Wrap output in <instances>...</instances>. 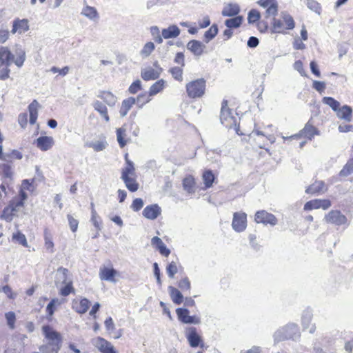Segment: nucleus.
<instances>
[{
	"label": "nucleus",
	"mask_w": 353,
	"mask_h": 353,
	"mask_svg": "<svg viewBox=\"0 0 353 353\" xmlns=\"http://www.w3.org/2000/svg\"><path fill=\"white\" fill-rule=\"evenodd\" d=\"M70 68L68 66H65L61 69L53 66L51 68L50 71L53 73H59L61 76H65L69 72Z\"/></svg>",
	"instance_id": "obj_62"
},
{
	"label": "nucleus",
	"mask_w": 353,
	"mask_h": 353,
	"mask_svg": "<svg viewBox=\"0 0 353 353\" xmlns=\"http://www.w3.org/2000/svg\"><path fill=\"white\" fill-rule=\"evenodd\" d=\"M143 215L148 219H156L161 213V209L157 204L147 205L143 210Z\"/></svg>",
	"instance_id": "obj_18"
},
{
	"label": "nucleus",
	"mask_w": 353,
	"mask_h": 353,
	"mask_svg": "<svg viewBox=\"0 0 353 353\" xmlns=\"http://www.w3.org/2000/svg\"><path fill=\"white\" fill-rule=\"evenodd\" d=\"M218 33L217 25L213 24L204 34V40L205 42H209L214 38Z\"/></svg>",
	"instance_id": "obj_44"
},
{
	"label": "nucleus",
	"mask_w": 353,
	"mask_h": 353,
	"mask_svg": "<svg viewBox=\"0 0 353 353\" xmlns=\"http://www.w3.org/2000/svg\"><path fill=\"white\" fill-rule=\"evenodd\" d=\"M1 170H2V176L5 179H12V168L8 164H3L1 165Z\"/></svg>",
	"instance_id": "obj_57"
},
{
	"label": "nucleus",
	"mask_w": 353,
	"mask_h": 353,
	"mask_svg": "<svg viewBox=\"0 0 353 353\" xmlns=\"http://www.w3.org/2000/svg\"><path fill=\"white\" fill-rule=\"evenodd\" d=\"M40 107L39 102L34 99L32 101V103L28 105V111L30 114V123L32 125H34L38 117V110Z\"/></svg>",
	"instance_id": "obj_30"
},
{
	"label": "nucleus",
	"mask_w": 353,
	"mask_h": 353,
	"mask_svg": "<svg viewBox=\"0 0 353 353\" xmlns=\"http://www.w3.org/2000/svg\"><path fill=\"white\" fill-rule=\"evenodd\" d=\"M151 244L159 252L162 256L168 257L170 255V250L166 247V245L159 237L154 236L151 239Z\"/></svg>",
	"instance_id": "obj_23"
},
{
	"label": "nucleus",
	"mask_w": 353,
	"mask_h": 353,
	"mask_svg": "<svg viewBox=\"0 0 353 353\" xmlns=\"http://www.w3.org/2000/svg\"><path fill=\"white\" fill-rule=\"evenodd\" d=\"M97 348L101 353H117L112 343L101 337L97 339Z\"/></svg>",
	"instance_id": "obj_26"
},
{
	"label": "nucleus",
	"mask_w": 353,
	"mask_h": 353,
	"mask_svg": "<svg viewBox=\"0 0 353 353\" xmlns=\"http://www.w3.org/2000/svg\"><path fill=\"white\" fill-rule=\"evenodd\" d=\"M319 199H313L306 202L304 205L303 209L305 211L312 210L314 209H319Z\"/></svg>",
	"instance_id": "obj_54"
},
{
	"label": "nucleus",
	"mask_w": 353,
	"mask_h": 353,
	"mask_svg": "<svg viewBox=\"0 0 353 353\" xmlns=\"http://www.w3.org/2000/svg\"><path fill=\"white\" fill-rule=\"evenodd\" d=\"M260 18V12L255 9H252L248 13V21L249 23H254L259 22Z\"/></svg>",
	"instance_id": "obj_51"
},
{
	"label": "nucleus",
	"mask_w": 353,
	"mask_h": 353,
	"mask_svg": "<svg viewBox=\"0 0 353 353\" xmlns=\"http://www.w3.org/2000/svg\"><path fill=\"white\" fill-rule=\"evenodd\" d=\"M1 290L9 299H14L17 296V294L12 291V288L8 285L2 286Z\"/></svg>",
	"instance_id": "obj_58"
},
{
	"label": "nucleus",
	"mask_w": 353,
	"mask_h": 353,
	"mask_svg": "<svg viewBox=\"0 0 353 353\" xmlns=\"http://www.w3.org/2000/svg\"><path fill=\"white\" fill-rule=\"evenodd\" d=\"M187 340L192 347H203L204 343L195 327H190L186 334Z\"/></svg>",
	"instance_id": "obj_13"
},
{
	"label": "nucleus",
	"mask_w": 353,
	"mask_h": 353,
	"mask_svg": "<svg viewBox=\"0 0 353 353\" xmlns=\"http://www.w3.org/2000/svg\"><path fill=\"white\" fill-rule=\"evenodd\" d=\"M254 221L257 223L270 224L271 225H275L278 222L276 217L274 214L265 210L257 211L254 215Z\"/></svg>",
	"instance_id": "obj_10"
},
{
	"label": "nucleus",
	"mask_w": 353,
	"mask_h": 353,
	"mask_svg": "<svg viewBox=\"0 0 353 353\" xmlns=\"http://www.w3.org/2000/svg\"><path fill=\"white\" fill-rule=\"evenodd\" d=\"M234 105V103L228 99H223L221 103L220 121L228 128H235L237 124V117L230 108Z\"/></svg>",
	"instance_id": "obj_4"
},
{
	"label": "nucleus",
	"mask_w": 353,
	"mask_h": 353,
	"mask_svg": "<svg viewBox=\"0 0 353 353\" xmlns=\"http://www.w3.org/2000/svg\"><path fill=\"white\" fill-rule=\"evenodd\" d=\"M183 186L188 193H194L196 188L195 179L192 175L186 176L183 180Z\"/></svg>",
	"instance_id": "obj_36"
},
{
	"label": "nucleus",
	"mask_w": 353,
	"mask_h": 353,
	"mask_svg": "<svg viewBox=\"0 0 353 353\" xmlns=\"http://www.w3.org/2000/svg\"><path fill=\"white\" fill-rule=\"evenodd\" d=\"M307 6L310 9L318 13L321 10L320 4L315 0H307Z\"/></svg>",
	"instance_id": "obj_60"
},
{
	"label": "nucleus",
	"mask_w": 353,
	"mask_h": 353,
	"mask_svg": "<svg viewBox=\"0 0 353 353\" xmlns=\"http://www.w3.org/2000/svg\"><path fill=\"white\" fill-rule=\"evenodd\" d=\"M180 33L181 30L176 25H171L161 31L162 37L165 39L176 38Z\"/></svg>",
	"instance_id": "obj_27"
},
{
	"label": "nucleus",
	"mask_w": 353,
	"mask_h": 353,
	"mask_svg": "<svg viewBox=\"0 0 353 353\" xmlns=\"http://www.w3.org/2000/svg\"><path fill=\"white\" fill-rule=\"evenodd\" d=\"M319 134V130L314 125V121L310 119L305 125L304 128L299 133L295 134L296 139H299V144L305 145L307 142L312 141L315 136Z\"/></svg>",
	"instance_id": "obj_6"
},
{
	"label": "nucleus",
	"mask_w": 353,
	"mask_h": 353,
	"mask_svg": "<svg viewBox=\"0 0 353 353\" xmlns=\"http://www.w3.org/2000/svg\"><path fill=\"white\" fill-rule=\"evenodd\" d=\"M44 245L46 249L50 252H54V243L50 232L48 230L44 231Z\"/></svg>",
	"instance_id": "obj_42"
},
{
	"label": "nucleus",
	"mask_w": 353,
	"mask_h": 353,
	"mask_svg": "<svg viewBox=\"0 0 353 353\" xmlns=\"http://www.w3.org/2000/svg\"><path fill=\"white\" fill-rule=\"evenodd\" d=\"M168 290L173 303L176 305H179L183 301V296L178 289L173 286H170Z\"/></svg>",
	"instance_id": "obj_40"
},
{
	"label": "nucleus",
	"mask_w": 353,
	"mask_h": 353,
	"mask_svg": "<svg viewBox=\"0 0 353 353\" xmlns=\"http://www.w3.org/2000/svg\"><path fill=\"white\" fill-rule=\"evenodd\" d=\"M90 306V301L86 298L74 299L72 301V308L77 313L83 314L86 313Z\"/></svg>",
	"instance_id": "obj_14"
},
{
	"label": "nucleus",
	"mask_w": 353,
	"mask_h": 353,
	"mask_svg": "<svg viewBox=\"0 0 353 353\" xmlns=\"http://www.w3.org/2000/svg\"><path fill=\"white\" fill-rule=\"evenodd\" d=\"M325 221L328 224L334 225L336 226L348 225V221L347 217L341 213V211L337 210H332L330 211L325 216Z\"/></svg>",
	"instance_id": "obj_9"
},
{
	"label": "nucleus",
	"mask_w": 353,
	"mask_h": 353,
	"mask_svg": "<svg viewBox=\"0 0 353 353\" xmlns=\"http://www.w3.org/2000/svg\"><path fill=\"white\" fill-rule=\"evenodd\" d=\"M26 60V53L23 50L17 52L16 58L7 46H0V67L9 66L14 62L18 67H21Z\"/></svg>",
	"instance_id": "obj_3"
},
{
	"label": "nucleus",
	"mask_w": 353,
	"mask_h": 353,
	"mask_svg": "<svg viewBox=\"0 0 353 353\" xmlns=\"http://www.w3.org/2000/svg\"><path fill=\"white\" fill-rule=\"evenodd\" d=\"M154 44L150 41L145 44L141 51V54L143 57H148L154 50Z\"/></svg>",
	"instance_id": "obj_52"
},
{
	"label": "nucleus",
	"mask_w": 353,
	"mask_h": 353,
	"mask_svg": "<svg viewBox=\"0 0 353 353\" xmlns=\"http://www.w3.org/2000/svg\"><path fill=\"white\" fill-rule=\"evenodd\" d=\"M160 74V71L149 67L141 71V77L144 81H148L157 79L159 77Z\"/></svg>",
	"instance_id": "obj_28"
},
{
	"label": "nucleus",
	"mask_w": 353,
	"mask_h": 353,
	"mask_svg": "<svg viewBox=\"0 0 353 353\" xmlns=\"http://www.w3.org/2000/svg\"><path fill=\"white\" fill-rule=\"evenodd\" d=\"M353 173V159H350L339 172L340 176H347Z\"/></svg>",
	"instance_id": "obj_43"
},
{
	"label": "nucleus",
	"mask_w": 353,
	"mask_h": 353,
	"mask_svg": "<svg viewBox=\"0 0 353 353\" xmlns=\"http://www.w3.org/2000/svg\"><path fill=\"white\" fill-rule=\"evenodd\" d=\"M75 294V288L71 280L63 281V286L59 290V294L62 296H68L70 294Z\"/></svg>",
	"instance_id": "obj_33"
},
{
	"label": "nucleus",
	"mask_w": 353,
	"mask_h": 353,
	"mask_svg": "<svg viewBox=\"0 0 353 353\" xmlns=\"http://www.w3.org/2000/svg\"><path fill=\"white\" fill-rule=\"evenodd\" d=\"M239 12L240 8L237 4L229 3L223 8L221 14L224 17H235Z\"/></svg>",
	"instance_id": "obj_35"
},
{
	"label": "nucleus",
	"mask_w": 353,
	"mask_h": 353,
	"mask_svg": "<svg viewBox=\"0 0 353 353\" xmlns=\"http://www.w3.org/2000/svg\"><path fill=\"white\" fill-rule=\"evenodd\" d=\"M93 108L100 114L105 121L108 122L110 121L108 108L106 105L102 103V101L98 100L95 101L93 103Z\"/></svg>",
	"instance_id": "obj_32"
},
{
	"label": "nucleus",
	"mask_w": 353,
	"mask_h": 353,
	"mask_svg": "<svg viewBox=\"0 0 353 353\" xmlns=\"http://www.w3.org/2000/svg\"><path fill=\"white\" fill-rule=\"evenodd\" d=\"M178 287L183 292H190L191 283L188 276H184L178 282Z\"/></svg>",
	"instance_id": "obj_50"
},
{
	"label": "nucleus",
	"mask_w": 353,
	"mask_h": 353,
	"mask_svg": "<svg viewBox=\"0 0 353 353\" xmlns=\"http://www.w3.org/2000/svg\"><path fill=\"white\" fill-rule=\"evenodd\" d=\"M166 87V82L163 79H159L154 83L148 90L152 97L161 92Z\"/></svg>",
	"instance_id": "obj_38"
},
{
	"label": "nucleus",
	"mask_w": 353,
	"mask_h": 353,
	"mask_svg": "<svg viewBox=\"0 0 353 353\" xmlns=\"http://www.w3.org/2000/svg\"><path fill=\"white\" fill-rule=\"evenodd\" d=\"M294 28V21L289 14H284L279 19H274L272 26V31L276 33H285Z\"/></svg>",
	"instance_id": "obj_8"
},
{
	"label": "nucleus",
	"mask_w": 353,
	"mask_h": 353,
	"mask_svg": "<svg viewBox=\"0 0 353 353\" xmlns=\"http://www.w3.org/2000/svg\"><path fill=\"white\" fill-rule=\"evenodd\" d=\"M258 3L265 9L266 18L274 17L278 12V3L276 0H259Z\"/></svg>",
	"instance_id": "obj_12"
},
{
	"label": "nucleus",
	"mask_w": 353,
	"mask_h": 353,
	"mask_svg": "<svg viewBox=\"0 0 353 353\" xmlns=\"http://www.w3.org/2000/svg\"><path fill=\"white\" fill-rule=\"evenodd\" d=\"M67 217L71 230L75 232L78 228L79 221L70 214H68Z\"/></svg>",
	"instance_id": "obj_61"
},
{
	"label": "nucleus",
	"mask_w": 353,
	"mask_h": 353,
	"mask_svg": "<svg viewBox=\"0 0 353 353\" xmlns=\"http://www.w3.org/2000/svg\"><path fill=\"white\" fill-rule=\"evenodd\" d=\"M152 97L148 92H141L135 98V104L139 108H142L152 100Z\"/></svg>",
	"instance_id": "obj_34"
},
{
	"label": "nucleus",
	"mask_w": 353,
	"mask_h": 353,
	"mask_svg": "<svg viewBox=\"0 0 353 353\" xmlns=\"http://www.w3.org/2000/svg\"><path fill=\"white\" fill-rule=\"evenodd\" d=\"M169 72L175 80L180 82L183 81V68L181 67H173L170 69Z\"/></svg>",
	"instance_id": "obj_47"
},
{
	"label": "nucleus",
	"mask_w": 353,
	"mask_h": 353,
	"mask_svg": "<svg viewBox=\"0 0 353 353\" xmlns=\"http://www.w3.org/2000/svg\"><path fill=\"white\" fill-rule=\"evenodd\" d=\"M325 183L323 181H315L311 184L305 190L307 194H318L323 192Z\"/></svg>",
	"instance_id": "obj_39"
},
{
	"label": "nucleus",
	"mask_w": 353,
	"mask_h": 353,
	"mask_svg": "<svg viewBox=\"0 0 353 353\" xmlns=\"http://www.w3.org/2000/svg\"><path fill=\"white\" fill-rule=\"evenodd\" d=\"M29 30V21L26 19H16L12 23V28L11 32L12 34L24 33Z\"/></svg>",
	"instance_id": "obj_17"
},
{
	"label": "nucleus",
	"mask_w": 353,
	"mask_h": 353,
	"mask_svg": "<svg viewBox=\"0 0 353 353\" xmlns=\"http://www.w3.org/2000/svg\"><path fill=\"white\" fill-rule=\"evenodd\" d=\"M143 207V201L141 198H137L133 200L131 204V208L134 212L139 211Z\"/></svg>",
	"instance_id": "obj_59"
},
{
	"label": "nucleus",
	"mask_w": 353,
	"mask_h": 353,
	"mask_svg": "<svg viewBox=\"0 0 353 353\" xmlns=\"http://www.w3.org/2000/svg\"><path fill=\"white\" fill-rule=\"evenodd\" d=\"M61 305V301L57 298L52 299L50 301L46 307V319L49 322L53 320L54 314Z\"/></svg>",
	"instance_id": "obj_20"
},
{
	"label": "nucleus",
	"mask_w": 353,
	"mask_h": 353,
	"mask_svg": "<svg viewBox=\"0 0 353 353\" xmlns=\"http://www.w3.org/2000/svg\"><path fill=\"white\" fill-rule=\"evenodd\" d=\"M102 101L110 107L114 106L117 102V97L110 91L101 90L97 96Z\"/></svg>",
	"instance_id": "obj_22"
},
{
	"label": "nucleus",
	"mask_w": 353,
	"mask_h": 353,
	"mask_svg": "<svg viewBox=\"0 0 353 353\" xmlns=\"http://www.w3.org/2000/svg\"><path fill=\"white\" fill-rule=\"evenodd\" d=\"M121 178L130 192H134L139 190V183L137 180L134 167L130 165L128 168H122Z\"/></svg>",
	"instance_id": "obj_7"
},
{
	"label": "nucleus",
	"mask_w": 353,
	"mask_h": 353,
	"mask_svg": "<svg viewBox=\"0 0 353 353\" xmlns=\"http://www.w3.org/2000/svg\"><path fill=\"white\" fill-rule=\"evenodd\" d=\"M323 102L329 105L334 112L337 111L340 107L339 102L332 97H325L323 99Z\"/></svg>",
	"instance_id": "obj_46"
},
{
	"label": "nucleus",
	"mask_w": 353,
	"mask_h": 353,
	"mask_svg": "<svg viewBox=\"0 0 353 353\" xmlns=\"http://www.w3.org/2000/svg\"><path fill=\"white\" fill-rule=\"evenodd\" d=\"M207 81L204 78L192 80L186 83L185 91L190 99H201L206 92Z\"/></svg>",
	"instance_id": "obj_5"
},
{
	"label": "nucleus",
	"mask_w": 353,
	"mask_h": 353,
	"mask_svg": "<svg viewBox=\"0 0 353 353\" xmlns=\"http://www.w3.org/2000/svg\"><path fill=\"white\" fill-rule=\"evenodd\" d=\"M107 145L105 141H97L95 143H90L88 147L92 148L95 152H100L103 150Z\"/></svg>",
	"instance_id": "obj_56"
},
{
	"label": "nucleus",
	"mask_w": 353,
	"mask_h": 353,
	"mask_svg": "<svg viewBox=\"0 0 353 353\" xmlns=\"http://www.w3.org/2000/svg\"><path fill=\"white\" fill-rule=\"evenodd\" d=\"M118 272L112 268L102 267L99 270V277L102 281H115Z\"/></svg>",
	"instance_id": "obj_24"
},
{
	"label": "nucleus",
	"mask_w": 353,
	"mask_h": 353,
	"mask_svg": "<svg viewBox=\"0 0 353 353\" xmlns=\"http://www.w3.org/2000/svg\"><path fill=\"white\" fill-rule=\"evenodd\" d=\"M337 117L343 119L346 121H350L352 118V110L348 105H343L341 108H339L338 110L336 111Z\"/></svg>",
	"instance_id": "obj_31"
},
{
	"label": "nucleus",
	"mask_w": 353,
	"mask_h": 353,
	"mask_svg": "<svg viewBox=\"0 0 353 353\" xmlns=\"http://www.w3.org/2000/svg\"><path fill=\"white\" fill-rule=\"evenodd\" d=\"M117 139L121 148H124L128 143L131 141L125 126L117 128L116 131Z\"/></svg>",
	"instance_id": "obj_25"
},
{
	"label": "nucleus",
	"mask_w": 353,
	"mask_h": 353,
	"mask_svg": "<svg viewBox=\"0 0 353 353\" xmlns=\"http://www.w3.org/2000/svg\"><path fill=\"white\" fill-rule=\"evenodd\" d=\"M92 217L91 221L94 225V226L97 229H101V218L98 216L95 209L94 204L92 203Z\"/></svg>",
	"instance_id": "obj_48"
},
{
	"label": "nucleus",
	"mask_w": 353,
	"mask_h": 353,
	"mask_svg": "<svg viewBox=\"0 0 353 353\" xmlns=\"http://www.w3.org/2000/svg\"><path fill=\"white\" fill-rule=\"evenodd\" d=\"M174 63L181 65V67H183L185 65V57L183 52H177L175 55Z\"/></svg>",
	"instance_id": "obj_63"
},
{
	"label": "nucleus",
	"mask_w": 353,
	"mask_h": 353,
	"mask_svg": "<svg viewBox=\"0 0 353 353\" xmlns=\"http://www.w3.org/2000/svg\"><path fill=\"white\" fill-rule=\"evenodd\" d=\"M82 14L90 19H95L98 17V12L94 7L85 6L82 11Z\"/></svg>",
	"instance_id": "obj_49"
},
{
	"label": "nucleus",
	"mask_w": 353,
	"mask_h": 353,
	"mask_svg": "<svg viewBox=\"0 0 353 353\" xmlns=\"http://www.w3.org/2000/svg\"><path fill=\"white\" fill-rule=\"evenodd\" d=\"M12 240L18 242L20 245L25 248L28 246L26 236L20 231H17L12 234Z\"/></svg>",
	"instance_id": "obj_45"
},
{
	"label": "nucleus",
	"mask_w": 353,
	"mask_h": 353,
	"mask_svg": "<svg viewBox=\"0 0 353 353\" xmlns=\"http://www.w3.org/2000/svg\"><path fill=\"white\" fill-rule=\"evenodd\" d=\"M142 90V85L140 80H136L131 83L128 88L129 93L134 94Z\"/></svg>",
	"instance_id": "obj_53"
},
{
	"label": "nucleus",
	"mask_w": 353,
	"mask_h": 353,
	"mask_svg": "<svg viewBox=\"0 0 353 353\" xmlns=\"http://www.w3.org/2000/svg\"><path fill=\"white\" fill-rule=\"evenodd\" d=\"M187 48L194 55L199 57L203 54L205 46L201 41L192 39L187 43Z\"/></svg>",
	"instance_id": "obj_19"
},
{
	"label": "nucleus",
	"mask_w": 353,
	"mask_h": 353,
	"mask_svg": "<svg viewBox=\"0 0 353 353\" xmlns=\"http://www.w3.org/2000/svg\"><path fill=\"white\" fill-rule=\"evenodd\" d=\"M243 21V18L242 16H235L232 19L225 20V25L228 28H237L242 24Z\"/></svg>",
	"instance_id": "obj_41"
},
{
	"label": "nucleus",
	"mask_w": 353,
	"mask_h": 353,
	"mask_svg": "<svg viewBox=\"0 0 353 353\" xmlns=\"http://www.w3.org/2000/svg\"><path fill=\"white\" fill-rule=\"evenodd\" d=\"M216 177L211 170H205L202 174V179L205 189H208L213 185Z\"/></svg>",
	"instance_id": "obj_37"
},
{
	"label": "nucleus",
	"mask_w": 353,
	"mask_h": 353,
	"mask_svg": "<svg viewBox=\"0 0 353 353\" xmlns=\"http://www.w3.org/2000/svg\"><path fill=\"white\" fill-rule=\"evenodd\" d=\"M135 104V98L134 97H128L124 99L119 109V114L121 117H124L127 115L129 110L132 108L133 105Z\"/></svg>",
	"instance_id": "obj_29"
},
{
	"label": "nucleus",
	"mask_w": 353,
	"mask_h": 353,
	"mask_svg": "<svg viewBox=\"0 0 353 353\" xmlns=\"http://www.w3.org/2000/svg\"><path fill=\"white\" fill-rule=\"evenodd\" d=\"M232 226L237 232L244 231L247 228V214L243 212H234Z\"/></svg>",
	"instance_id": "obj_11"
},
{
	"label": "nucleus",
	"mask_w": 353,
	"mask_h": 353,
	"mask_svg": "<svg viewBox=\"0 0 353 353\" xmlns=\"http://www.w3.org/2000/svg\"><path fill=\"white\" fill-rule=\"evenodd\" d=\"M34 143L40 150L45 152L53 147L54 141L52 137L41 136L36 139Z\"/></svg>",
	"instance_id": "obj_15"
},
{
	"label": "nucleus",
	"mask_w": 353,
	"mask_h": 353,
	"mask_svg": "<svg viewBox=\"0 0 353 353\" xmlns=\"http://www.w3.org/2000/svg\"><path fill=\"white\" fill-rule=\"evenodd\" d=\"M41 330L47 340V343L39 347L40 352L41 353H59L63 342L61 334L49 325H43Z\"/></svg>",
	"instance_id": "obj_2"
},
{
	"label": "nucleus",
	"mask_w": 353,
	"mask_h": 353,
	"mask_svg": "<svg viewBox=\"0 0 353 353\" xmlns=\"http://www.w3.org/2000/svg\"><path fill=\"white\" fill-rule=\"evenodd\" d=\"M166 272L170 279H173L176 273L183 274L184 269L179 260L172 261L166 266Z\"/></svg>",
	"instance_id": "obj_21"
},
{
	"label": "nucleus",
	"mask_w": 353,
	"mask_h": 353,
	"mask_svg": "<svg viewBox=\"0 0 353 353\" xmlns=\"http://www.w3.org/2000/svg\"><path fill=\"white\" fill-rule=\"evenodd\" d=\"M10 70L8 66H4L0 70V80L4 81L10 77Z\"/></svg>",
	"instance_id": "obj_64"
},
{
	"label": "nucleus",
	"mask_w": 353,
	"mask_h": 353,
	"mask_svg": "<svg viewBox=\"0 0 353 353\" xmlns=\"http://www.w3.org/2000/svg\"><path fill=\"white\" fill-rule=\"evenodd\" d=\"M22 188L19 190L17 196H14L9 201L8 205L3 209L1 218L7 222H11L19 216V213L23 210L25 207V202L28 199V194L25 191L29 190L31 183L28 180H23Z\"/></svg>",
	"instance_id": "obj_1"
},
{
	"label": "nucleus",
	"mask_w": 353,
	"mask_h": 353,
	"mask_svg": "<svg viewBox=\"0 0 353 353\" xmlns=\"http://www.w3.org/2000/svg\"><path fill=\"white\" fill-rule=\"evenodd\" d=\"M178 319L183 323H199V319L194 316H190L188 310L185 308H177L176 310Z\"/></svg>",
	"instance_id": "obj_16"
},
{
	"label": "nucleus",
	"mask_w": 353,
	"mask_h": 353,
	"mask_svg": "<svg viewBox=\"0 0 353 353\" xmlns=\"http://www.w3.org/2000/svg\"><path fill=\"white\" fill-rule=\"evenodd\" d=\"M8 325L10 329H14L16 321V315L13 312H8L5 314Z\"/></svg>",
	"instance_id": "obj_55"
}]
</instances>
